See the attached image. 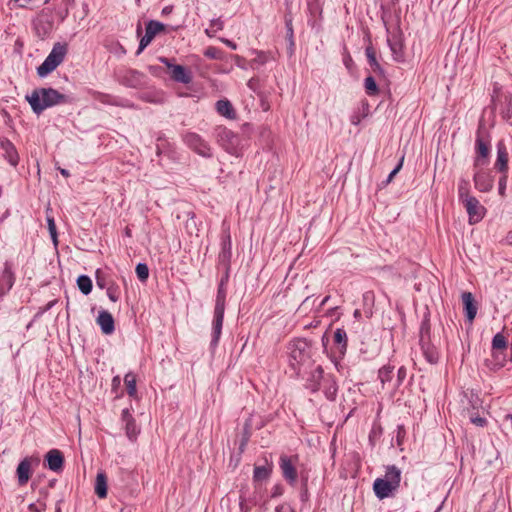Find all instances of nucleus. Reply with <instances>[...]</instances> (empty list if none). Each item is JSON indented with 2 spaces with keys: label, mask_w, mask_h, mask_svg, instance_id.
I'll return each mask as SVG.
<instances>
[{
  "label": "nucleus",
  "mask_w": 512,
  "mask_h": 512,
  "mask_svg": "<svg viewBox=\"0 0 512 512\" xmlns=\"http://www.w3.org/2000/svg\"><path fill=\"white\" fill-rule=\"evenodd\" d=\"M25 98L32 111L37 115H40L47 108L72 101L68 95L62 94L53 88H36Z\"/></svg>",
  "instance_id": "f257e3e1"
},
{
  "label": "nucleus",
  "mask_w": 512,
  "mask_h": 512,
  "mask_svg": "<svg viewBox=\"0 0 512 512\" xmlns=\"http://www.w3.org/2000/svg\"><path fill=\"white\" fill-rule=\"evenodd\" d=\"M401 482V470L395 465L386 467L383 478H376L373 483V491L376 497L383 500L394 496Z\"/></svg>",
  "instance_id": "f03ea898"
},
{
  "label": "nucleus",
  "mask_w": 512,
  "mask_h": 512,
  "mask_svg": "<svg viewBox=\"0 0 512 512\" xmlns=\"http://www.w3.org/2000/svg\"><path fill=\"white\" fill-rule=\"evenodd\" d=\"M288 354L290 366L298 372L311 357V345L306 339H294L288 344Z\"/></svg>",
  "instance_id": "7ed1b4c3"
},
{
  "label": "nucleus",
  "mask_w": 512,
  "mask_h": 512,
  "mask_svg": "<svg viewBox=\"0 0 512 512\" xmlns=\"http://www.w3.org/2000/svg\"><path fill=\"white\" fill-rule=\"evenodd\" d=\"M419 343L426 361L430 364H437L440 359V352L435 341L431 338L428 320H424L421 324Z\"/></svg>",
  "instance_id": "20e7f679"
},
{
  "label": "nucleus",
  "mask_w": 512,
  "mask_h": 512,
  "mask_svg": "<svg viewBox=\"0 0 512 512\" xmlns=\"http://www.w3.org/2000/svg\"><path fill=\"white\" fill-rule=\"evenodd\" d=\"M67 52L68 45L66 43H55L44 62L37 68L38 75L45 77L54 71L63 62Z\"/></svg>",
  "instance_id": "39448f33"
},
{
  "label": "nucleus",
  "mask_w": 512,
  "mask_h": 512,
  "mask_svg": "<svg viewBox=\"0 0 512 512\" xmlns=\"http://www.w3.org/2000/svg\"><path fill=\"white\" fill-rule=\"evenodd\" d=\"M475 150L474 169L483 168L489 163L490 141L484 136L481 128L476 133Z\"/></svg>",
  "instance_id": "423d86ee"
},
{
  "label": "nucleus",
  "mask_w": 512,
  "mask_h": 512,
  "mask_svg": "<svg viewBox=\"0 0 512 512\" xmlns=\"http://www.w3.org/2000/svg\"><path fill=\"white\" fill-rule=\"evenodd\" d=\"M183 141L194 152L202 157H212L211 147L200 135L194 132H187L183 135Z\"/></svg>",
  "instance_id": "0eeeda50"
},
{
  "label": "nucleus",
  "mask_w": 512,
  "mask_h": 512,
  "mask_svg": "<svg viewBox=\"0 0 512 512\" xmlns=\"http://www.w3.org/2000/svg\"><path fill=\"white\" fill-rule=\"evenodd\" d=\"M165 29V24L156 20H149L145 26V34L140 38L136 55H140L143 50L153 41L155 36L161 32H164Z\"/></svg>",
  "instance_id": "6e6552de"
},
{
  "label": "nucleus",
  "mask_w": 512,
  "mask_h": 512,
  "mask_svg": "<svg viewBox=\"0 0 512 512\" xmlns=\"http://www.w3.org/2000/svg\"><path fill=\"white\" fill-rule=\"evenodd\" d=\"M298 461V456H288L282 454L279 458V467L282 472L283 478L291 485L294 486L297 481V470L296 463Z\"/></svg>",
  "instance_id": "1a4fd4ad"
},
{
  "label": "nucleus",
  "mask_w": 512,
  "mask_h": 512,
  "mask_svg": "<svg viewBox=\"0 0 512 512\" xmlns=\"http://www.w3.org/2000/svg\"><path fill=\"white\" fill-rule=\"evenodd\" d=\"M160 62L170 70V76L174 81L183 84H189L192 81V74L186 67L172 64L170 60L165 57H161Z\"/></svg>",
  "instance_id": "9d476101"
},
{
  "label": "nucleus",
  "mask_w": 512,
  "mask_h": 512,
  "mask_svg": "<svg viewBox=\"0 0 512 512\" xmlns=\"http://www.w3.org/2000/svg\"><path fill=\"white\" fill-rule=\"evenodd\" d=\"M146 75L135 69H127L120 76V83L130 88H141L146 85Z\"/></svg>",
  "instance_id": "9b49d317"
},
{
  "label": "nucleus",
  "mask_w": 512,
  "mask_h": 512,
  "mask_svg": "<svg viewBox=\"0 0 512 512\" xmlns=\"http://www.w3.org/2000/svg\"><path fill=\"white\" fill-rule=\"evenodd\" d=\"M462 203L469 216L470 224H475L482 220V218L484 217L485 208L480 204L478 199L472 196L464 200Z\"/></svg>",
  "instance_id": "f8f14e48"
},
{
  "label": "nucleus",
  "mask_w": 512,
  "mask_h": 512,
  "mask_svg": "<svg viewBox=\"0 0 512 512\" xmlns=\"http://www.w3.org/2000/svg\"><path fill=\"white\" fill-rule=\"evenodd\" d=\"M15 282V274L12 271V263L10 261L4 262V267L0 273V299L6 295Z\"/></svg>",
  "instance_id": "ddd939ff"
},
{
  "label": "nucleus",
  "mask_w": 512,
  "mask_h": 512,
  "mask_svg": "<svg viewBox=\"0 0 512 512\" xmlns=\"http://www.w3.org/2000/svg\"><path fill=\"white\" fill-rule=\"evenodd\" d=\"M225 307L215 306L214 307V316L212 322V339L211 345L216 346L219 342L223 320H224Z\"/></svg>",
  "instance_id": "4468645a"
},
{
  "label": "nucleus",
  "mask_w": 512,
  "mask_h": 512,
  "mask_svg": "<svg viewBox=\"0 0 512 512\" xmlns=\"http://www.w3.org/2000/svg\"><path fill=\"white\" fill-rule=\"evenodd\" d=\"M221 252L219 253V263L227 270H230V263L232 258V242L229 233H226L222 237L221 241Z\"/></svg>",
  "instance_id": "2eb2a0df"
},
{
  "label": "nucleus",
  "mask_w": 512,
  "mask_h": 512,
  "mask_svg": "<svg viewBox=\"0 0 512 512\" xmlns=\"http://www.w3.org/2000/svg\"><path fill=\"white\" fill-rule=\"evenodd\" d=\"M473 181L475 188L480 192H489L493 187L492 177L482 168L475 169Z\"/></svg>",
  "instance_id": "dca6fc26"
},
{
  "label": "nucleus",
  "mask_w": 512,
  "mask_h": 512,
  "mask_svg": "<svg viewBox=\"0 0 512 512\" xmlns=\"http://www.w3.org/2000/svg\"><path fill=\"white\" fill-rule=\"evenodd\" d=\"M0 147L4 151L3 157L10 165L16 167L19 163V155L15 145L5 137L0 138Z\"/></svg>",
  "instance_id": "f3484780"
},
{
  "label": "nucleus",
  "mask_w": 512,
  "mask_h": 512,
  "mask_svg": "<svg viewBox=\"0 0 512 512\" xmlns=\"http://www.w3.org/2000/svg\"><path fill=\"white\" fill-rule=\"evenodd\" d=\"M32 462V458L26 457L18 464L16 475L19 486H24L28 483L31 477Z\"/></svg>",
  "instance_id": "a211bd4d"
},
{
  "label": "nucleus",
  "mask_w": 512,
  "mask_h": 512,
  "mask_svg": "<svg viewBox=\"0 0 512 512\" xmlns=\"http://www.w3.org/2000/svg\"><path fill=\"white\" fill-rule=\"evenodd\" d=\"M96 323L100 326L105 335H111L115 331V322L112 314L106 310H101L96 318Z\"/></svg>",
  "instance_id": "6ab92c4d"
},
{
  "label": "nucleus",
  "mask_w": 512,
  "mask_h": 512,
  "mask_svg": "<svg viewBox=\"0 0 512 512\" xmlns=\"http://www.w3.org/2000/svg\"><path fill=\"white\" fill-rule=\"evenodd\" d=\"M48 467L54 472H59L63 469L64 457L60 450L51 449L45 456Z\"/></svg>",
  "instance_id": "aec40b11"
},
{
  "label": "nucleus",
  "mask_w": 512,
  "mask_h": 512,
  "mask_svg": "<svg viewBox=\"0 0 512 512\" xmlns=\"http://www.w3.org/2000/svg\"><path fill=\"white\" fill-rule=\"evenodd\" d=\"M467 320L472 323L477 314V305L471 292H463L461 295Z\"/></svg>",
  "instance_id": "412c9836"
},
{
  "label": "nucleus",
  "mask_w": 512,
  "mask_h": 512,
  "mask_svg": "<svg viewBox=\"0 0 512 512\" xmlns=\"http://www.w3.org/2000/svg\"><path fill=\"white\" fill-rule=\"evenodd\" d=\"M347 333L342 328H337L334 332V345H335V354L339 358L344 357L347 351Z\"/></svg>",
  "instance_id": "4be33fe9"
},
{
  "label": "nucleus",
  "mask_w": 512,
  "mask_h": 512,
  "mask_svg": "<svg viewBox=\"0 0 512 512\" xmlns=\"http://www.w3.org/2000/svg\"><path fill=\"white\" fill-rule=\"evenodd\" d=\"M495 168L501 172L506 173L508 170V152L505 144L500 141L497 144V159L495 162Z\"/></svg>",
  "instance_id": "5701e85b"
},
{
  "label": "nucleus",
  "mask_w": 512,
  "mask_h": 512,
  "mask_svg": "<svg viewBox=\"0 0 512 512\" xmlns=\"http://www.w3.org/2000/svg\"><path fill=\"white\" fill-rule=\"evenodd\" d=\"M388 45L396 61L403 59V42L400 34H393L387 39Z\"/></svg>",
  "instance_id": "b1692460"
},
{
  "label": "nucleus",
  "mask_w": 512,
  "mask_h": 512,
  "mask_svg": "<svg viewBox=\"0 0 512 512\" xmlns=\"http://www.w3.org/2000/svg\"><path fill=\"white\" fill-rule=\"evenodd\" d=\"M324 371L323 368L319 365L312 372L307 380V388L312 392H316L321 388V382H324Z\"/></svg>",
  "instance_id": "393cba45"
},
{
  "label": "nucleus",
  "mask_w": 512,
  "mask_h": 512,
  "mask_svg": "<svg viewBox=\"0 0 512 512\" xmlns=\"http://www.w3.org/2000/svg\"><path fill=\"white\" fill-rule=\"evenodd\" d=\"M217 140L226 149H228L229 145H234L237 136L229 129L225 127H219L217 129Z\"/></svg>",
  "instance_id": "a878e982"
},
{
  "label": "nucleus",
  "mask_w": 512,
  "mask_h": 512,
  "mask_svg": "<svg viewBox=\"0 0 512 512\" xmlns=\"http://www.w3.org/2000/svg\"><path fill=\"white\" fill-rule=\"evenodd\" d=\"M229 279V271L226 270L225 275L222 277L218 289L215 300V306L225 307L226 303V283Z\"/></svg>",
  "instance_id": "bb28decb"
},
{
  "label": "nucleus",
  "mask_w": 512,
  "mask_h": 512,
  "mask_svg": "<svg viewBox=\"0 0 512 512\" xmlns=\"http://www.w3.org/2000/svg\"><path fill=\"white\" fill-rule=\"evenodd\" d=\"M216 110L221 115L228 119H234L236 116L235 110L228 100H219L216 102Z\"/></svg>",
  "instance_id": "cd10ccee"
},
{
  "label": "nucleus",
  "mask_w": 512,
  "mask_h": 512,
  "mask_svg": "<svg viewBox=\"0 0 512 512\" xmlns=\"http://www.w3.org/2000/svg\"><path fill=\"white\" fill-rule=\"evenodd\" d=\"M95 494L101 499L107 496V477L104 472H99L96 476Z\"/></svg>",
  "instance_id": "c85d7f7f"
},
{
  "label": "nucleus",
  "mask_w": 512,
  "mask_h": 512,
  "mask_svg": "<svg viewBox=\"0 0 512 512\" xmlns=\"http://www.w3.org/2000/svg\"><path fill=\"white\" fill-rule=\"evenodd\" d=\"M507 348V340L501 333H497L492 339V349L495 351L493 356L499 357V354H503V351Z\"/></svg>",
  "instance_id": "c756f323"
},
{
  "label": "nucleus",
  "mask_w": 512,
  "mask_h": 512,
  "mask_svg": "<svg viewBox=\"0 0 512 512\" xmlns=\"http://www.w3.org/2000/svg\"><path fill=\"white\" fill-rule=\"evenodd\" d=\"M285 20V27H286V38L289 42V49L291 53L294 50L295 42H294V31H293V24H292V14L290 11L286 12L284 16Z\"/></svg>",
  "instance_id": "7c9ffc66"
},
{
  "label": "nucleus",
  "mask_w": 512,
  "mask_h": 512,
  "mask_svg": "<svg viewBox=\"0 0 512 512\" xmlns=\"http://www.w3.org/2000/svg\"><path fill=\"white\" fill-rule=\"evenodd\" d=\"M338 391V386L333 377L328 376L324 379V394L328 400H334Z\"/></svg>",
  "instance_id": "2f4dec72"
},
{
  "label": "nucleus",
  "mask_w": 512,
  "mask_h": 512,
  "mask_svg": "<svg viewBox=\"0 0 512 512\" xmlns=\"http://www.w3.org/2000/svg\"><path fill=\"white\" fill-rule=\"evenodd\" d=\"M94 98L103 104L113 105V106H124V104H122L120 98L112 96L110 94L96 92L94 94Z\"/></svg>",
  "instance_id": "473e14b6"
},
{
  "label": "nucleus",
  "mask_w": 512,
  "mask_h": 512,
  "mask_svg": "<svg viewBox=\"0 0 512 512\" xmlns=\"http://www.w3.org/2000/svg\"><path fill=\"white\" fill-rule=\"evenodd\" d=\"M365 54H366V57L368 59V63L370 65V67L372 68V70L375 72V73H378V74H383L384 71L381 67V65L378 63L377 59H376V55H375V51L372 47H367L366 50H365Z\"/></svg>",
  "instance_id": "72a5a7b5"
},
{
  "label": "nucleus",
  "mask_w": 512,
  "mask_h": 512,
  "mask_svg": "<svg viewBox=\"0 0 512 512\" xmlns=\"http://www.w3.org/2000/svg\"><path fill=\"white\" fill-rule=\"evenodd\" d=\"M272 473L271 466H255L253 472L254 481H263L267 480Z\"/></svg>",
  "instance_id": "f704fd0d"
},
{
  "label": "nucleus",
  "mask_w": 512,
  "mask_h": 512,
  "mask_svg": "<svg viewBox=\"0 0 512 512\" xmlns=\"http://www.w3.org/2000/svg\"><path fill=\"white\" fill-rule=\"evenodd\" d=\"M458 197L459 201L463 202L469 197H472L470 195V183L466 179H460L458 183Z\"/></svg>",
  "instance_id": "c9c22d12"
},
{
  "label": "nucleus",
  "mask_w": 512,
  "mask_h": 512,
  "mask_svg": "<svg viewBox=\"0 0 512 512\" xmlns=\"http://www.w3.org/2000/svg\"><path fill=\"white\" fill-rule=\"evenodd\" d=\"M77 285L79 290L85 295H88L92 291V281L86 275H81L78 277Z\"/></svg>",
  "instance_id": "e433bc0d"
},
{
  "label": "nucleus",
  "mask_w": 512,
  "mask_h": 512,
  "mask_svg": "<svg viewBox=\"0 0 512 512\" xmlns=\"http://www.w3.org/2000/svg\"><path fill=\"white\" fill-rule=\"evenodd\" d=\"M466 414L470 420V422L478 427H484L487 425V420L484 417L478 415L475 411H470L469 407L465 408Z\"/></svg>",
  "instance_id": "4c0bfd02"
},
{
  "label": "nucleus",
  "mask_w": 512,
  "mask_h": 512,
  "mask_svg": "<svg viewBox=\"0 0 512 512\" xmlns=\"http://www.w3.org/2000/svg\"><path fill=\"white\" fill-rule=\"evenodd\" d=\"M124 382L127 388L129 396L134 397L136 395V377L133 373H127L124 378Z\"/></svg>",
  "instance_id": "58836bf2"
},
{
  "label": "nucleus",
  "mask_w": 512,
  "mask_h": 512,
  "mask_svg": "<svg viewBox=\"0 0 512 512\" xmlns=\"http://www.w3.org/2000/svg\"><path fill=\"white\" fill-rule=\"evenodd\" d=\"M224 27V23L220 18L212 19L210 21L209 28L205 30V33L212 37L214 36L218 31H221Z\"/></svg>",
  "instance_id": "ea45409f"
},
{
  "label": "nucleus",
  "mask_w": 512,
  "mask_h": 512,
  "mask_svg": "<svg viewBox=\"0 0 512 512\" xmlns=\"http://www.w3.org/2000/svg\"><path fill=\"white\" fill-rule=\"evenodd\" d=\"M365 91L369 96L377 95L379 92L378 86L375 79L372 76H368L364 80Z\"/></svg>",
  "instance_id": "a19ab883"
},
{
  "label": "nucleus",
  "mask_w": 512,
  "mask_h": 512,
  "mask_svg": "<svg viewBox=\"0 0 512 512\" xmlns=\"http://www.w3.org/2000/svg\"><path fill=\"white\" fill-rule=\"evenodd\" d=\"M394 366L385 365L381 369H379L378 377L382 384L389 382L392 378Z\"/></svg>",
  "instance_id": "79ce46f5"
},
{
  "label": "nucleus",
  "mask_w": 512,
  "mask_h": 512,
  "mask_svg": "<svg viewBox=\"0 0 512 512\" xmlns=\"http://www.w3.org/2000/svg\"><path fill=\"white\" fill-rule=\"evenodd\" d=\"M464 397L468 400V403L471 406L470 411L478 410L482 406V401L479 396L472 391L470 393L466 392Z\"/></svg>",
  "instance_id": "37998d69"
},
{
  "label": "nucleus",
  "mask_w": 512,
  "mask_h": 512,
  "mask_svg": "<svg viewBox=\"0 0 512 512\" xmlns=\"http://www.w3.org/2000/svg\"><path fill=\"white\" fill-rule=\"evenodd\" d=\"M120 288L116 283H111L107 287V296L112 302H117L120 299Z\"/></svg>",
  "instance_id": "c03bdc74"
},
{
  "label": "nucleus",
  "mask_w": 512,
  "mask_h": 512,
  "mask_svg": "<svg viewBox=\"0 0 512 512\" xmlns=\"http://www.w3.org/2000/svg\"><path fill=\"white\" fill-rule=\"evenodd\" d=\"M135 272L141 282H145L149 277V268L145 263H138Z\"/></svg>",
  "instance_id": "a18cd8bd"
},
{
  "label": "nucleus",
  "mask_w": 512,
  "mask_h": 512,
  "mask_svg": "<svg viewBox=\"0 0 512 512\" xmlns=\"http://www.w3.org/2000/svg\"><path fill=\"white\" fill-rule=\"evenodd\" d=\"M125 429H126V434L129 439H131V440L136 439V437L139 433V429H138L134 419L129 420L127 423H125Z\"/></svg>",
  "instance_id": "49530a36"
},
{
  "label": "nucleus",
  "mask_w": 512,
  "mask_h": 512,
  "mask_svg": "<svg viewBox=\"0 0 512 512\" xmlns=\"http://www.w3.org/2000/svg\"><path fill=\"white\" fill-rule=\"evenodd\" d=\"M204 55L210 59H221L222 51L216 47L210 46L206 48Z\"/></svg>",
  "instance_id": "de8ad7c7"
},
{
  "label": "nucleus",
  "mask_w": 512,
  "mask_h": 512,
  "mask_svg": "<svg viewBox=\"0 0 512 512\" xmlns=\"http://www.w3.org/2000/svg\"><path fill=\"white\" fill-rule=\"evenodd\" d=\"M254 53L256 54V57L253 59V62L259 65H264L269 60V56L266 52L254 51Z\"/></svg>",
  "instance_id": "09e8293b"
},
{
  "label": "nucleus",
  "mask_w": 512,
  "mask_h": 512,
  "mask_svg": "<svg viewBox=\"0 0 512 512\" xmlns=\"http://www.w3.org/2000/svg\"><path fill=\"white\" fill-rule=\"evenodd\" d=\"M47 221H48V227H49V232L51 234V237H52L53 241L56 243L57 242V233H56V225H55L54 219L48 218Z\"/></svg>",
  "instance_id": "8fccbe9b"
},
{
  "label": "nucleus",
  "mask_w": 512,
  "mask_h": 512,
  "mask_svg": "<svg viewBox=\"0 0 512 512\" xmlns=\"http://www.w3.org/2000/svg\"><path fill=\"white\" fill-rule=\"evenodd\" d=\"M284 493V487L281 484H276L273 486L271 491V497L276 498L282 496Z\"/></svg>",
  "instance_id": "3c124183"
},
{
  "label": "nucleus",
  "mask_w": 512,
  "mask_h": 512,
  "mask_svg": "<svg viewBox=\"0 0 512 512\" xmlns=\"http://www.w3.org/2000/svg\"><path fill=\"white\" fill-rule=\"evenodd\" d=\"M403 161H404V156H402V158L400 159V162L398 163V165L388 175V178H387V182L388 183L391 182L392 179L395 177V175L401 170L402 165H403Z\"/></svg>",
  "instance_id": "603ef678"
},
{
  "label": "nucleus",
  "mask_w": 512,
  "mask_h": 512,
  "mask_svg": "<svg viewBox=\"0 0 512 512\" xmlns=\"http://www.w3.org/2000/svg\"><path fill=\"white\" fill-rule=\"evenodd\" d=\"M407 371L405 367H400L397 372V383L396 386H400L403 382V380L406 378Z\"/></svg>",
  "instance_id": "864d4df0"
},
{
  "label": "nucleus",
  "mask_w": 512,
  "mask_h": 512,
  "mask_svg": "<svg viewBox=\"0 0 512 512\" xmlns=\"http://www.w3.org/2000/svg\"><path fill=\"white\" fill-rule=\"evenodd\" d=\"M364 117L365 114L361 115L359 112H355L351 115L350 122L353 125H359Z\"/></svg>",
  "instance_id": "5fc2aeb1"
},
{
  "label": "nucleus",
  "mask_w": 512,
  "mask_h": 512,
  "mask_svg": "<svg viewBox=\"0 0 512 512\" xmlns=\"http://www.w3.org/2000/svg\"><path fill=\"white\" fill-rule=\"evenodd\" d=\"M45 506L44 503H32L29 505V510L32 512H42L45 510Z\"/></svg>",
  "instance_id": "6e6d98bb"
},
{
  "label": "nucleus",
  "mask_w": 512,
  "mask_h": 512,
  "mask_svg": "<svg viewBox=\"0 0 512 512\" xmlns=\"http://www.w3.org/2000/svg\"><path fill=\"white\" fill-rule=\"evenodd\" d=\"M300 498H301V501H303V502L308 501V499H309L308 486H301Z\"/></svg>",
  "instance_id": "4d7b16f0"
},
{
  "label": "nucleus",
  "mask_w": 512,
  "mask_h": 512,
  "mask_svg": "<svg viewBox=\"0 0 512 512\" xmlns=\"http://www.w3.org/2000/svg\"><path fill=\"white\" fill-rule=\"evenodd\" d=\"M276 512H295V510L288 504H281L276 507Z\"/></svg>",
  "instance_id": "13d9d810"
},
{
  "label": "nucleus",
  "mask_w": 512,
  "mask_h": 512,
  "mask_svg": "<svg viewBox=\"0 0 512 512\" xmlns=\"http://www.w3.org/2000/svg\"><path fill=\"white\" fill-rule=\"evenodd\" d=\"M121 417H122V421L124 423H127L129 420H133L134 419L128 409H124L122 411Z\"/></svg>",
  "instance_id": "bf43d9fd"
},
{
  "label": "nucleus",
  "mask_w": 512,
  "mask_h": 512,
  "mask_svg": "<svg viewBox=\"0 0 512 512\" xmlns=\"http://www.w3.org/2000/svg\"><path fill=\"white\" fill-rule=\"evenodd\" d=\"M96 282H97V286L101 289H103L105 287V281L103 278L100 277V271L97 270L96 272Z\"/></svg>",
  "instance_id": "052dcab7"
},
{
  "label": "nucleus",
  "mask_w": 512,
  "mask_h": 512,
  "mask_svg": "<svg viewBox=\"0 0 512 512\" xmlns=\"http://www.w3.org/2000/svg\"><path fill=\"white\" fill-rule=\"evenodd\" d=\"M505 185H506V176L504 175V176L499 180V193H500V194H503L504 189H505Z\"/></svg>",
  "instance_id": "680f3d73"
},
{
  "label": "nucleus",
  "mask_w": 512,
  "mask_h": 512,
  "mask_svg": "<svg viewBox=\"0 0 512 512\" xmlns=\"http://www.w3.org/2000/svg\"><path fill=\"white\" fill-rule=\"evenodd\" d=\"M222 42L225 43L228 47H230L231 49L235 50L237 49V45L235 42L231 41V40H228V39H222Z\"/></svg>",
  "instance_id": "e2e57ef3"
},
{
  "label": "nucleus",
  "mask_w": 512,
  "mask_h": 512,
  "mask_svg": "<svg viewBox=\"0 0 512 512\" xmlns=\"http://www.w3.org/2000/svg\"><path fill=\"white\" fill-rule=\"evenodd\" d=\"M404 433H405V430H404L403 426H398V428H397V440H398V444H400V438H402V437H403Z\"/></svg>",
  "instance_id": "0e129e2a"
},
{
  "label": "nucleus",
  "mask_w": 512,
  "mask_h": 512,
  "mask_svg": "<svg viewBox=\"0 0 512 512\" xmlns=\"http://www.w3.org/2000/svg\"><path fill=\"white\" fill-rule=\"evenodd\" d=\"M503 242L506 244V245H512V230L509 231L506 235V237L504 238Z\"/></svg>",
  "instance_id": "69168bd1"
},
{
  "label": "nucleus",
  "mask_w": 512,
  "mask_h": 512,
  "mask_svg": "<svg viewBox=\"0 0 512 512\" xmlns=\"http://www.w3.org/2000/svg\"><path fill=\"white\" fill-rule=\"evenodd\" d=\"M301 486H308V475L301 473Z\"/></svg>",
  "instance_id": "338daca9"
},
{
  "label": "nucleus",
  "mask_w": 512,
  "mask_h": 512,
  "mask_svg": "<svg viewBox=\"0 0 512 512\" xmlns=\"http://www.w3.org/2000/svg\"><path fill=\"white\" fill-rule=\"evenodd\" d=\"M364 300H369V299H372L373 298V293L372 292H366L364 295Z\"/></svg>",
  "instance_id": "774afa93"
}]
</instances>
